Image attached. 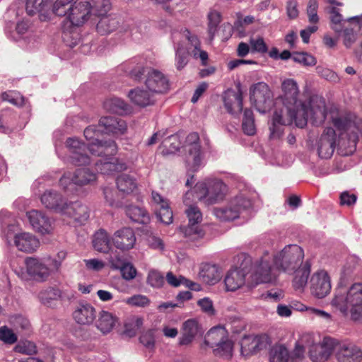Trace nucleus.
Returning <instances> with one entry per match:
<instances>
[{"instance_id":"nucleus-15","label":"nucleus","mask_w":362,"mask_h":362,"mask_svg":"<svg viewBox=\"0 0 362 362\" xmlns=\"http://www.w3.org/2000/svg\"><path fill=\"white\" fill-rule=\"evenodd\" d=\"M335 339L331 337H325L319 344L313 342L309 346V356L313 362H325L334 352Z\"/></svg>"},{"instance_id":"nucleus-19","label":"nucleus","mask_w":362,"mask_h":362,"mask_svg":"<svg viewBox=\"0 0 362 362\" xmlns=\"http://www.w3.org/2000/svg\"><path fill=\"white\" fill-rule=\"evenodd\" d=\"M349 23L345 25L341 33L343 43L346 48H350L356 41L358 35H362V14L348 18Z\"/></svg>"},{"instance_id":"nucleus-13","label":"nucleus","mask_w":362,"mask_h":362,"mask_svg":"<svg viewBox=\"0 0 362 362\" xmlns=\"http://www.w3.org/2000/svg\"><path fill=\"white\" fill-rule=\"evenodd\" d=\"M334 353L338 362H361L362 349L351 342H339L335 339Z\"/></svg>"},{"instance_id":"nucleus-54","label":"nucleus","mask_w":362,"mask_h":362,"mask_svg":"<svg viewBox=\"0 0 362 362\" xmlns=\"http://www.w3.org/2000/svg\"><path fill=\"white\" fill-rule=\"evenodd\" d=\"M292 59L303 66H315L317 63L316 59L307 52H294Z\"/></svg>"},{"instance_id":"nucleus-60","label":"nucleus","mask_w":362,"mask_h":362,"mask_svg":"<svg viewBox=\"0 0 362 362\" xmlns=\"http://www.w3.org/2000/svg\"><path fill=\"white\" fill-rule=\"evenodd\" d=\"M15 351L26 355H33L37 352L36 346L30 341L20 342L15 346Z\"/></svg>"},{"instance_id":"nucleus-59","label":"nucleus","mask_w":362,"mask_h":362,"mask_svg":"<svg viewBox=\"0 0 362 362\" xmlns=\"http://www.w3.org/2000/svg\"><path fill=\"white\" fill-rule=\"evenodd\" d=\"M156 329H148L144 332L140 337V342L147 349H153L155 346Z\"/></svg>"},{"instance_id":"nucleus-55","label":"nucleus","mask_w":362,"mask_h":362,"mask_svg":"<svg viewBox=\"0 0 362 362\" xmlns=\"http://www.w3.org/2000/svg\"><path fill=\"white\" fill-rule=\"evenodd\" d=\"M45 3L44 0H27L25 10L29 16H33L45 11Z\"/></svg>"},{"instance_id":"nucleus-47","label":"nucleus","mask_w":362,"mask_h":362,"mask_svg":"<svg viewBox=\"0 0 362 362\" xmlns=\"http://www.w3.org/2000/svg\"><path fill=\"white\" fill-rule=\"evenodd\" d=\"M290 354L287 348L282 344H276L270 350V362H288Z\"/></svg>"},{"instance_id":"nucleus-21","label":"nucleus","mask_w":362,"mask_h":362,"mask_svg":"<svg viewBox=\"0 0 362 362\" xmlns=\"http://www.w3.org/2000/svg\"><path fill=\"white\" fill-rule=\"evenodd\" d=\"M26 216L32 227L38 233L49 234L53 230L52 221L43 212L37 210L28 211Z\"/></svg>"},{"instance_id":"nucleus-61","label":"nucleus","mask_w":362,"mask_h":362,"mask_svg":"<svg viewBox=\"0 0 362 362\" xmlns=\"http://www.w3.org/2000/svg\"><path fill=\"white\" fill-rule=\"evenodd\" d=\"M316 71L320 76L330 82L337 83L339 81V77L337 73L328 68L318 66L316 67Z\"/></svg>"},{"instance_id":"nucleus-48","label":"nucleus","mask_w":362,"mask_h":362,"mask_svg":"<svg viewBox=\"0 0 362 362\" xmlns=\"http://www.w3.org/2000/svg\"><path fill=\"white\" fill-rule=\"evenodd\" d=\"M104 107L107 110L115 113H121L122 112L127 110V105L126 103L118 98H113L107 100L104 103Z\"/></svg>"},{"instance_id":"nucleus-17","label":"nucleus","mask_w":362,"mask_h":362,"mask_svg":"<svg viewBox=\"0 0 362 362\" xmlns=\"http://www.w3.org/2000/svg\"><path fill=\"white\" fill-rule=\"evenodd\" d=\"M144 83L146 88L155 95L165 93L170 88L168 78L162 72L153 69L148 70Z\"/></svg>"},{"instance_id":"nucleus-12","label":"nucleus","mask_w":362,"mask_h":362,"mask_svg":"<svg viewBox=\"0 0 362 362\" xmlns=\"http://www.w3.org/2000/svg\"><path fill=\"white\" fill-rule=\"evenodd\" d=\"M272 93L264 82H258L250 88V100L257 111L264 113L272 104Z\"/></svg>"},{"instance_id":"nucleus-63","label":"nucleus","mask_w":362,"mask_h":362,"mask_svg":"<svg viewBox=\"0 0 362 362\" xmlns=\"http://www.w3.org/2000/svg\"><path fill=\"white\" fill-rule=\"evenodd\" d=\"M156 214L160 221L165 224H170L173 222V211L169 204L157 209Z\"/></svg>"},{"instance_id":"nucleus-23","label":"nucleus","mask_w":362,"mask_h":362,"mask_svg":"<svg viewBox=\"0 0 362 362\" xmlns=\"http://www.w3.org/2000/svg\"><path fill=\"white\" fill-rule=\"evenodd\" d=\"M74 321L81 325H91L96 317V310L86 302L78 303L72 313Z\"/></svg>"},{"instance_id":"nucleus-51","label":"nucleus","mask_w":362,"mask_h":362,"mask_svg":"<svg viewBox=\"0 0 362 362\" xmlns=\"http://www.w3.org/2000/svg\"><path fill=\"white\" fill-rule=\"evenodd\" d=\"M74 0H57L52 6L53 13L59 16H66L72 6Z\"/></svg>"},{"instance_id":"nucleus-52","label":"nucleus","mask_w":362,"mask_h":362,"mask_svg":"<svg viewBox=\"0 0 362 362\" xmlns=\"http://www.w3.org/2000/svg\"><path fill=\"white\" fill-rule=\"evenodd\" d=\"M61 291L56 288H48L40 291L38 298L44 304H48L51 300H57L61 298Z\"/></svg>"},{"instance_id":"nucleus-38","label":"nucleus","mask_w":362,"mask_h":362,"mask_svg":"<svg viewBox=\"0 0 362 362\" xmlns=\"http://www.w3.org/2000/svg\"><path fill=\"white\" fill-rule=\"evenodd\" d=\"M118 190L124 194H130L137 188L136 178L129 174L123 173L119 175L116 180Z\"/></svg>"},{"instance_id":"nucleus-40","label":"nucleus","mask_w":362,"mask_h":362,"mask_svg":"<svg viewBox=\"0 0 362 362\" xmlns=\"http://www.w3.org/2000/svg\"><path fill=\"white\" fill-rule=\"evenodd\" d=\"M119 25V19L115 16H103L97 24V30L101 35L115 31Z\"/></svg>"},{"instance_id":"nucleus-53","label":"nucleus","mask_w":362,"mask_h":362,"mask_svg":"<svg viewBox=\"0 0 362 362\" xmlns=\"http://www.w3.org/2000/svg\"><path fill=\"white\" fill-rule=\"evenodd\" d=\"M209 19V28L208 32L209 35L210 40H212L214 37L215 33L216 32V28L218 24L221 22V14L219 12L216 11H211L208 14Z\"/></svg>"},{"instance_id":"nucleus-4","label":"nucleus","mask_w":362,"mask_h":362,"mask_svg":"<svg viewBox=\"0 0 362 362\" xmlns=\"http://www.w3.org/2000/svg\"><path fill=\"white\" fill-rule=\"evenodd\" d=\"M91 8L92 6L88 1H81L72 5L63 25L62 37L69 47H74L78 44V34L74 30L88 21Z\"/></svg>"},{"instance_id":"nucleus-25","label":"nucleus","mask_w":362,"mask_h":362,"mask_svg":"<svg viewBox=\"0 0 362 362\" xmlns=\"http://www.w3.org/2000/svg\"><path fill=\"white\" fill-rule=\"evenodd\" d=\"M202 334L203 329L196 320H187L182 324L181 336L179 338V344L181 346L189 345L197 337L202 336Z\"/></svg>"},{"instance_id":"nucleus-30","label":"nucleus","mask_w":362,"mask_h":362,"mask_svg":"<svg viewBox=\"0 0 362 362\" xmlns=\"http://www.w3.org/2000/svg\"><path fill=\"white\" fill-rule=\"evenodd\" d=\"M128 97L134 104L140 107L152 105L156 101V95L151 90L142 88L131 90Z\"/></svg>"},{"instance_id":"nucleus-37","label":"nucleus","mask_w":362,"mask_h":362,"mask_svg":"<svg viewBox=\"0 0 362 362\" xmlns=\"http://www.w3.org/2000/svg\"><path fill=\"white\" fill-rule=\"evenodd\" d=\"M93 245L95 250L107 253L112 247V238H110L106 230L100 229L94 234Z\"/></svg>"},{"instance_id":"nucleus-41","label":"nucleus","mask_w":362,"mask_h":362,"mask_svg":"<svg viewBox=\"0 0 362 362\" xmlns=\"http://www.w3.org/2000/svg\"><path fill=\"white\" fill-rule=\"evenodd\" d=\"M96 180V175L88 168H78L73 174L74 185L83 186L90 185Z\"/></svg>"},{"instance_id":"nucleus-43","label":"nucleus","mask_w":362,"mask_h":362,"mask_svg":"<svg viewBox=\"0 0 362 362\" xmlns=\"http://www.w3.org/2000/svg\"><path fill=\"white\" fill-rule=\"evenodd\" d=\"M199 275L202 280L208 284H215L221 278L218 268L211 264L203 266Z\"/></svg>"},{"instance_id":"nucleus-22","label":"nucleus","mask_w":362,"mask_h":362,"mask_svg":"<svg viewBox=\"0 0 362 362\" xmlns=\"http://www.w3.org/2000/svg\"><path fill=\"white\" fill-rule=\"evenodd\" d=\"M335 144V131L331 127L326 128L318 142L317 151L319 156L325 159L329 158L334 151Z\"/></svg>"},{"instance_id":"nucleus-49","label":"nucleus","mask_w":362,"mask_h":362,"mask_svg":"<svg viewBox=\"0 0 362 362\" xmlns=\"http://www.w3.org/2000/svg\"><path fill=\"white\" fill-rule=\"evenodd\" d=\"M243 130L247 135H253L255 133V120L253 112L250 109H245L243 119Z\"/></svg>"},{"instance_id":"nucleus-32","label":"nucleus","mask_w":362,"mask_h":362,"mask_svg":"<svg viewBox=\"0 0 362 362\" xmlns=\"http://www.w3.org/2000/svg\"><path fill=\"white\" fill-rule=\"evenodd\" d=\"M106 157L96 162L98 170L103 174H110L113 172L125 170L127 168V164L116 158L109 157L110 155L103 154L101 156Z\"/></svg>"},{"instance_id":"nucleus-35","label":"nucleus","mask_w":362,"mask_h":362,"mask_svg":"<svg viewBox=\"0 0 362 362\" xmlns=\"http://www.w3.org/2000/svg\"><path fill=\"white\" fill-rule=\"evenodd\" d=\"M117 323V317L112 313L101 310L98 315V319L95 321L97 329L103 334L110 333Z\"/></svg>"},{"instance_id":"nucleus-10","label":"nucleus","mask_w":362,"mask_h":362,"mask_svg":"<svg viewBox=\"0 0 362 362\" xmlns=\"http://www.w3.org/2000/svg\"><path fill=\"white\" fill-rule=\"evenodd\" d=\"M279 272L273 263L272 255L265 252L255 263L251 277L257 284L273 283L276 280Z\"/></svg>"},{"instance_id":"nucleus-62","label":"nucleus","mask_w":362,"mask_h":362,"mask_svg":"<svg viewBox=\"0 0 362 362\" xmlns=\"http://www.w3.org/2000/svg\"><path fill=\"white\" fill-rule=\"evenodd\" d=\"M0 340L6 344H13L17 341L18 337L12 329L3 326L0 327Z\"/></svg>"},{"instance_id":"nucleus-29","label":"nucleus","mask_w":362,"mask_h":362,"mask_svg":"<svg viewBox=\"0 0 362 362\" xmlns=\"http://www.w3.org/2000/svg\"><path fill=\"white\" fill-rule=\"evenodd\" d=\"M224 106L233 115H238L243 110V96L240 90H228L223 95Z\"/></svg>"},{"instance_id":"nucleus-7","label":"nucleus","mask_w":362,"mask_h":362,"mask_svg":"<svg viewBox=\"0 0 362 362\" xmlns=\"http://www.w3.org/2000/svg\"><path fill=\"white\" fill-rule=\"evenodd\" d=\"M273 257V263L277 269L293 274V272L303 265L304 253L303 249L297 245H288L277 252Z\"/></svg>"},{"instance_id":"nucleus-56","label":"nucleus","mask_w":362,"mask_h":362,"mask_svg":"<svg viewBox=\"0 0 362 362\" xmlns=\"http://www.w3.org/2000/svg\"><path fill=\"white\" fill-rule=\"evenodd\" d=\"M250 45L252 52H258L264 54L268 52V47L266 45L264 38L261 36L251 37L250 38Z\"/></svg>"},{"instance_id":"nucleus-31","label":"nucleus","mask_w":362,"mask_h":362,"mask_svg":"<svg viewBox=\"0 0 362 362\" xmlns=\"http://www.w3.org/2000/svg\"><path fill=\"white\" fill-rule=\"evenodd\" d=\"M62 215L73 218L76 222L83 223L89 217V211L88 207L81 202H68Z\"/></svg>"},{"instance_id":"nucleus-14","label":"nucleus","mask_w":362,"mask_h":362,"mask_svg":"<svg viewBox=\"0 0 362 362\" xmlns=\"http://www.w3.org/2000/svg\"><path fill=\"white\" fill-rule=\"evenodd\" d=\"M25 265L28 275L38 281H45L52 272L45 260L34 257H27Z\"/></svg>"},{"instance_id":"nucleus-18","label":"nucleus","mask_w":362,"mask_h":362,"mask_svg":"<svg viewBox=\"0 0 362 362\" xmlns=\"http://www.w3.org/2000/svg\"><path fill=\"white\" fill-rule=\"evenodd\" d=\"M269 344L267 335L245 336L241 341V354L245 356L255 354L266 349Z\"/></svg>"},{"instance_id":"nucleus-28","label":"nucleus","mask_w":362,"mask_h":362,"mask_svg":"<svg viewBox=\"0 0 362 362\" xmlns=\"http://www.w3.org/2000/svg\"><path fill=\"white\" fill-rule=\"evenodd\" d=\"M14 244L19 250L30 253L39 247L40 241L34 235L23 232L15 235Z\"/></svg>"},{"instance_id":"nucleus-11","label":"nucleus","mask_w":362,"mask_h":362,"mask_svg":"<svg viewBox=\"0 0 362 362\" xmlns=\"http://www.w3.org/2000/svg\"><path fill=\"white\" fill-rule=\"evenodd\" d=\"M187 152L185 163L189 170L197 171L203 164L204 154L199 144V136L196 132L187 135L185 144Z\"/></svg>"},{"instance_id":"nucleus-45","label":"nucleus","mask_w":362,"mask_h":362,"mask_svg":"<svg viewBox=\"0 0 362 362\" xmlns=\"http://www.w3.org/2000/svg\"><path fill=\"white\" fill-rule=\"evenodd\" d=\"M126 214L134 222L139 223H146L149 221V216L141 207L129 205L126 207Z\"/></svg>"},{"instance_id":"nucleus-6","label":"nucleus","mask_w":362,"mask_h":362,"mask_svg":"<svg viewBox=\"0 0 362 362\" xmlns=\"http://www.w3.org/2000/svg\"><path fill=\"white\" fill-rule=\"evenodd\" d=\"M196 198L205 205L222 201L227 192L226 185L218 179H206L197 182L194 188Z\"/></svg>"},{"instance_id":"nucleus-2","label":"nucleus","mask_w":362,"mask_h":362,"mask_svg":"<svg viewBox=\"0 0 362 362\" xmlns=\"http://www.w3.org/2000/svg\"><path fill=\"white\" fill-rule=\"evenodd\" d=\"M101 129H97L95 126H89L84 130V136L89 141L88 147L76 138H69L66 141V146L69 151L70 161L76 165H88L90 163V158L86 153L88 149L92 155L100 156L105 155H114L117 153V147L114 141H103L100 140Z\"/></svg>"},{"instance_id":"nucleus-42","label":"nucleus","mask_w":362,"mask_h":362,"mask_svg":"<svg viewBox=\"0 0 362 362\" xmlns=\"http://www.w3.org/2000/svg\"><path fill=\"white\" fill-rule=\"evenodd\" d=\"M313 342V338L310 334L302 336L300 339L296 344L295 349L290 355L291 362H298L304 357V353L306 346H309Z\"/></svg>"},{"instance_id":"nucleus-34","label":"nucleus","mask_w":362,"mask_h":362,"mask_svg":"<svg viewBox=\"0 0 362 362\" xmlns=\"http://www.w3.org/2000/svg\"><path fill=\"white\" fill-rule=\"evenodd\" d=\"M109 262L113 269H119L121 272L122 276L127 281L134 279L137 274L136 269L129 262H124L122 259L117 256H110Z\"/></svg>"},{"instance_id":"nucleus-58","label":"nucleus","mask_w":362,"mask_h":362,"mask_svg":"<svg viewBox=\"0 0 362 362\" xmlns=\"http://www.w3.org/2000/svg\"><path fill=\"white\" fill-rule=\"evenodd\" d=\"M146 281L152 287L160 288L164 284V277L158 271L151 269L148 272Z\"/></svg>"},{"instance_id":"nucleus-57","label":"nucleus","mask_w":362,"mask_h":362,"mask_svg":"<svg viewBox=\"0 0 362 362\" xmlns=\"http://www.w3.org/2000/svg\"><path fill=\"white\" fill-rule=\"evenodd\" d=\"M10 322L17 332L28 331L30 327L29 320L21 315H16L11 317L10 319Z\"/></svg>"},{"instance_id":"nucleus-9","label":"nucleus","mask_w":362,"mask_h":362,"mask_svg":"<svg viewBox=\"0 0 362 362\" xmlns=\"http://www.w3.org/2000/svg\"><path fill=\"white\" fill-rule=\"evenodd\" d=\"M250 199L240 195L231 199L224 207L214 208V214L221 221H229L242 217L247 218L252 209Z\"/></svg>"},{"instance_id":"nucleus-3","label":"nucleus","mask_w":362,"mask_h":362,"mask_svg":"<svg viewBox=\"0 0 362 362\" xmlns=\"http://www.w3.org/2000/svg\"><path fill=\"white\" fill-rule=\"evenodd\" d=\"M331 305L344 314L349 310L351 319L359 320L362 317V284H354L349 289L337 287Z\"/></svg>"},{"instance_id":"nucleus-36","label":"nucleus","mask_w":362,"mask_h":362,"mask_svg":"<svg viewBox=\"0 0 362 362\" xmlns=\"http://www.w3.org/2000/svg\"><path fill=\"white\" fill-rule=\"evenodd\" d=\"M192 192H187L183 197V202L187 206L185 212L188 218V223L199 224L202 221V214L197 205L191 204Z\"/></svg>"},{"instance_id":"nucleus-64","label":"nucleus","mask_w":362,"mask_h":362,"mask_svg":"<svg viewBox=\"0 0 362 362\" xmlns=\"http://www.w3.org/2000/svg\"><path fill=\"white\" fill-rule=\"evenodd\" d=\"M1 98L4 101H8V103L16 105L22 106L24 105V98L21 96L18 93H4L1 95Z\"/></svg>"},{"instance_id":"nucleus-33","label":"nucleus","mask_w":362,"mask_h":362,"mask_svg":"<svg viewBox=\"0 0 362 362\" xmlns=\"http://www.w3.org/2000/svg\"><path fill=\"white\" fill-rule=\"evenodd\" d=\"M224 282L227 291H236L245 283V271L243 268L230 270L225 277Z\"/></svg>"},{"instance_id":"nucleus-24","label":"nucleus","mask_w":362,"mask_h":362,"mask_svg":"<svg viewBox=\"0 0 362 362\" xmlns=\"http://www.w3.org/2000/svg\"><path fill=\"white\" fill-rule=\"evenodd\" d=\"M98 128L105 134H111L115 136H121L127 132V123L117 117H103L99 121Z\"/></svg>"},{"instance_id":"nucleus-8","label":"nucleus","mask_w":362,"mask_h":362,"mask_svg":"<svg viewBox=\"0 0 362 362\" xmlns=\"http://www.w3.org/2000/svg\"><path fill=\"white\" fill-rule=\"evenodd\" d=\"M204 343L212 349L216 356L228 359L233 356V342L229 339L227 330L222 327L211 328L205 337Z\"/></svg>"},{"instance_id":"nucleus-27","label":"nucleus","mask_w":362,"mask_h":362,"mask_svg":"<svg viewBox=\"0 0 362 362\" xmlns=\"http://www.w3.org/2000/svg\"><path fill=\"white\" fill-rule=\"evenodd\" d=\"M182 37L187 40L189 42V47L187 51L190 54L194 59H199L203 65H206L208 60V54L206 51L201 49V42L194 34H192L188 30H185L182 33Z\"/></svg>"},{"instance_id":"nucleus-39","label":"nucleus","mask_w":362,"mask_h":362,"mask_svg":"<svg viewBox=\"0 0 362 362\" xmlns=\"http://www.w3.org/2000/svg\"><path fill=\"white\" fill-rule=\"evenodd\" d=\"M310 273V267L308 262L299 266L293 274H295L293 280V286L296 290H302L308 282Z\"/></svg>"},{"instance_id":"nucleus-20","label":"nucleus","mask_w":362,"mask_h":362,"mask_svg":"<svg viewBox=\"0 0 362 362\" xmlns=\"http://www.w3.org/2000/svg\"><path fill=\"white\" fill-rule=\"evenodd\" d=\"M136 240L134 232L128 227H124L116 230L112 236V245L122 251L132 249Z\"/></svg>"},{"instance_id":"nucleus-1","label":"nucleus","mask_w":362,"mask_h":362,"mask_svg":"<svg viewBox=\"0 0 362 362\" xmlns=\"http://www.w3.org/2000/svg\"><path fill=\"white\" fill-rule=\"evenodd\" d=\"M281 94L279 99L284 107L276 110L269 126L270 140H279L284 134V126L293 121L300 128L306 126L308 121L315 125L322 124L326 118L325 100L323 98L313 95L308 101L299 100V86L293 78H286L281 84Z\"/></svg>"},{"instance_id":"nucleus-44","label":"nucleus","mask_w":362,"mask_h":362,"mask_svg":"<svg viewBox=\"0 0 362 362\" xmlns=\"http://www.w3.org/2000/svg\"><path fill=\"white\" fill-rule=\"evenodd\" d=\"M178 231L189 241H195L204 236V231L199 224L188 223L187 226H181Z\"/></svg>"},{"instance_id":"nucleus-5","label":"nucleus","mask_w":362,"mask_h":362,"mask_svg":"<svg viewBox=\"0 0 362 362\" xmlns=\"http://www.w3.org/2000/svg\"><path fill=\"white\" fill-rule=\"evenodd\" d=\"M356 120V117L354 119L341 117L332 119L333 124L340 132L338 144L342 156H350L356 151L357 132L359 130Z\"/></svg>"},{"instance_id":"nucleus-26","label":"nucleus","mask_w":362,"mask_h":362,"mask_svg":"<svg viewBox=\"0 0 362 362\" xmlns=\"http://www.w3.org/2000/svg\"><path fill=\"white\" fill-rule=\"evenodd\" d=\"M42 204L47 208L62 214L68 202L54 190H47L40 198Z\"/></svg>"},{"instance_id":"nucleus-16","label":"nucleus","mask_w":362,"mask_h":362,"mask_svg":"<svg viewBox=\"0 0 362 362\" xmlns=\"http://www.w3.org/2000/svg\"><path fill=\"white\" fill-rule=\"evenodd\" d=\"M330 291L331 282L327 272L320 270L314 273L310 279L311 293L317 298H322Z\"/></svg>"},{"instance_id":"nucleus-50","label":"nucleus","mask_w":362,"mask_h":362,"mask_svg":"<svg viewBox=\"0 0 362 362\" xmlns=\"http://www.w3.org/2000/svg\"><path fill=\"white\" fill-rule=\"evenodd\" d=\"M188 52L181 43H178L175 47V66L177 69L181 70L188 63Z\"/></svg>"},{"instance_id":"nucleus-46","label":"nucleus","mask_w":362,"mask_h":362,"mask_svg":"<svg viewBox=\"0 0 362 362\" xmlns=\"http://www.w3.org/2000/svg\"><path fill=\"white\" fill-rule=\"evenodd\" d=\"M180 140L178 134L171 135L164 139L160 146L163 155L175 153L180 148Z\"/></svg>"}]
</instances>
